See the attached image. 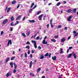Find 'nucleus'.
Returning <instances> with one entry per match:
<instances>
[{
  "instance_id": "obj_1",
  "label": "nucleus",
  "mask_w": 78,
  "mask_h": 78,
  "mask_svg": "<svg viewBox=\"0 0 78 78\" xmlns=\"http://www.w3.org/2000/svg\"><path fill=\"white\" fill-rule=\"evenodd\" d=\"M8 22V19H5L4 20L3 22V24H6Z\"/></svg>"
},
{
  "instance_id": "obj_2",
  "label": "nucleus",
  "mask_w": 78,
  "mask_h": 78,
  "mask_svg": "<svg viewBox=\"0 0 78 78\" xmlns=\"http://www.w3.org/2000/svg\"><path fill=\"white\" fill-rule=\"evenodd\" d=\"M73 33L74 34H75L74 35V37H75L76 36H78V33H76V32L75 31H73Z\"/></svg>"
},
{
  "instance_id": "obj_3",
  "label": "nucleus",
  "mask_w": 78,
  "mask_h": 78,
  "mask_svg": "<svg viewBox=\"0 0 78 78\" xmlns=\"http://www.w3.org/2000/svg\"><path fill=\"white\" fill-rule=\"evenodd\" d=\"M42 14L38 16V19L39 20H42Z\"/></svg>"
},
{
  "instance_id": "obj_4",
  "label": "nucleus",
  "mask_w": 78,
  "mask_h": 78,
  "mask_svg": "<svg viewBox=\"0 0 78 78\" xmlns=\"http://www.w3.org/2000/svg\"><path fill=\"white\" fill-rule=\"evenodd\" d=\"M47 43H48V42L45 41V40L44 39L43 41V44H47Z\"/></svg>"
},
{
  "instance_id": "obj_5",
  "label": "nucleus",
  "mask_w": 78,
  "mask_h": 78,
  "mask_svg": "<svg viewBox=\"0 0 78 78\" xmlns=\"http://www.w3.org/2000/svg\"><path fill=\"white\" fill-rule=\"evenodd\" d=\"M10 59V58H9V57H8L7 58V59H5V62L6 63H7L8 62V61H9V59Z\"/></svg>"
},
{
  "instance_id": "obj_6",
  "label": "nucleus",
  "mask_w": 78,
  "mask_h": 78,
  "mask_svg": "<svg viewBox=\"0 0 78 78\" xmlns=\"http://www.w3.org/2000/svg\"><path fill=\"white\" fill-rule=\"evenodd\" d=\"M52 59L54 61H56V56H55L54 57H52Z\"/></svg>"
},
{
  "instance_id": "obj_7",
  "label": "nucleus",
  "mask_w": 78,
  "mask_h": 78,
  "mask_svg": "<svg viewBox=\"0 0 78 78\" xmlns=\"http://www.w3.org/2000/svg\"><path fill=\"white\" fill-rule=\"evenodd\" d=\"M44 58V55H41L40 56V59H43Z\"/></svg>"
},
{
  "instance_id": "obj_8",
  "label": "nucleus",
  "mask_w": 78,
  "mask_h": 78,
  "mask_svg": "<svg viewBox=\"0 0 78 78\" xmlns=\"http://www.w3.org/2000/svg\"><path fill=\"white\" fill-rule=\"evenodd\" d=\"M73 55H74V58L76 59V54H75V52L73 51Z\"/></svg>"
},
{
  "instance_id": "obj_9",
  "label": "nucleus",
  "mask_w": 78,
  "mask_h": 78,
  "mask_svg": "<svg viewBox=\"0 0 78 78\" xmlns=\"http://www.w3.org/2000/svg\"><path fill=\"white\" fill-rule=\"evenodd\" d=\"M20 17H21V16H19L16 18V20H19V19H20Z\"/></svg>"
},
{
  "instance_id": "obj_10",
  "label": "nucleus",
  "mask_w": 78,
  "mask_h": 78,
  "mask_svg": "<svg viewBox=\"0 0 78 78\" xmlns=\"http://www.w3.org/2000/svg\"><path fill=\"white\" fill-rule=\"evenodd\" d=\"M29 22L30 23H34L35 22V20H29Z\"/></svg>"
},
{
  "instance_id": "obj_11",
  "label": "nucleus",
  "mask_w": 78,
  "mask_h": 78,
  "mask_svg": "<svg viewBox=\"0 0 78 78\" xmlns=\"http://www.w3.org/2000/svg\"><path fill=\"white\" fill-rule=\"evenodd\" d=\"M73 55V52H72V53L68 55V58H70L71 56H72V55Z\"/></svg>"
},
{
  "instance_id": "obj_12",
  "label": "nucleus",
  "mask_w": 78,
  "mask_h": 78,
  "mask_svg": "<svg viewBox=\"0 0 78 78\" xmlns=\"http://www.w3.org/2000/svg\"><path fill=\"white\" fill-rule=\"evenodd\" d=\"M33 65V62L32 61H31L30 62V67L31 68L32 66V65Z\"/></svg>"
},
{
  "instance_id": "obj_13",
  "label": "nucleus",
  "mask_w": 78,
  "mask_h": 78,
  "mask_svg": "<svg viewBox=\"0 0 78 78\" xmlns=\"http://www.w3.org/2000/svg\"><path fill=\"white\" fill-rule=\"evenodd\" d=\"M30 75L31 76H35V75H34V74H33L31 73H30Z\"/></svg>"
},
{
  "instance_id": "obj_14",
  "label": "nucleus",
  "mask_w": 78,
  "mask_h": 78,
  "mask_svg": "<svg viewBox=\"0 0 78 78\" xmlns=\"http://www.w3.org/2000/svg\"><path fill=\"white\" fill-rule=\"evenodd\" d=\"M11 75V73H7V75H6V76L7 77H8V76H10V75Z\"/></svg>"
},
{
  "instance_id": "obj_15",
  "label": "nucleus",
  "mask_w": 78,
  "mask_h": 78,
  "mask_svg": "<svg viewBox=\"0 0 78 78\" xmlns=\"http://www.w3.org/2000/svg\"><path fill=\"white\" fill-rule=\"evenodd\" d=\"M44 56H45V57L48 56H49V54H48V53L47 52L44 55Z\"/></svg>"
},
{
  "instance_id": "obj_16",
  "label": "nucleus",
  "mask_w": 78,
  "mask_h": 78,
  "mask_svg": "<svg viewBox=\"0 0 78 78\" xmlns=\"http://www.w3.org/2000/svg\"><path fill=\"white\" fill-rule=\"evenodd\" d=\"M65 38H63L62 39L61 41L62 42H65Z\"/></svg>"
},
{
  "instance_id": "obj_17",
  "label": "nucleus",
  "mask_w": 78,
  "mask_h": 78,
  "mask_svg": "<svg viewBox=\"0 0 78 78\" xmlns=\"http://www.w3.org/2000/svg\"><path fill=\"white\" fill-rule=\"evenodd\" d=\"M71 11H72V10L71 9H68L67 11V12L68 13H70V12H71Z\"/></svg>"
},
{
  "instance_id": "obj_18",
  "label": "nucleus",
  "mask_w": 78,
  "mask_h": 78,
  "mask_svg": "<svg viewBox=\"0 0 78 78\" xmlns=\"http://www.w3.org/2000/svg\"><path fill=\"white\" fill-rule=\"evenodd\" d=\"M16 3V1L15 0H13L12 1V4L14 5V4H15Z\"/></svg>"
},
{
  "instance_id": "obj_19",
  "label": "nucleus",
  "mask_w": 78,
  "mask_h": 78,
  "mask_svg": "<svg viewBox=\"0 0 78 78\" xmlns=\"http://www.w3.org/2000/svg\"><path fill=\"white\" fill-rule=\"evenodd\" d=\"M41 70V68H39L38 69H37V72H40V71Z\"/></svg>"
},
{
  "instance_id": "obj_20",
  "label": "nucleus",
  "mask_w": 78,
  "mask_h": 78,
  "mask_svg": "<svg viewBox=\"0 0 78 78\" xmlns=\"http://www.w3.org/2000/svg\"><path fill=\"white\" fill-rule=\"evenodd\" d=\"M31 42H32V43H33V44L34 43V44H36V41H34L33 40H32Z\"/></svg>"
},
{
  "instance_id": "obj_21",
  "label": "nucleus",
  "mask_w": 78,
  "mask_h": 78,
  "mask_svg": "<svg viewBox=\"0 0 78 78\" xmlns=\"http://www.w3.org/2000/svg\"><path fill=\"white\" fill-rule=\"evenodd\" d=\"M10 65L11 66V67L12 68L13 67V63H12V62H11L10 63Z\"/></svg>"
},
{
  "instance_id": "obj_22",
  "label": "nucleus",
  "mask_w": 78,
  "mask_h": 78,
  "mask_svg": "<svg viewBox=\"0 0 78 78\" xmlns=\"http://www.w3.org/2000/svg\"><path fill=\"white\" fill-rule=\"evenodd\" d=\"M14 66L15 67V69H16V68H17V65L16 64V63H15V62L14 63Z\"/></svg>"
},
{
  "instance_id": "obj_23",
  "label": "nucleus",
  "mask_w": 78,
  "mask_h": 78,
  "mask_svg": "<svg viewBox=\"0 0 78 78\" xmlns=\"http://www.w3.org/2000/svg\"><path fill=\"white\" fill-rule=\"evenodd\" d=\"M10 10H11V8H9L8 9V10L7 11V12H9V11H10Z\"/></svg>"
},
{
  "instance_id": "obj_24",
  "label": "nucleus",
  "mask_w": 78,
  "mask_h": 78,
  "mask_svg": "<svg viewBox=\"0 0 78 78\" xmlns=\"http://www.w3.org/2000/svg\"><path fill=\"white\" fill-rule=\"evenodd\" d=\"M14 17L13 16H12L11 17V21H13V20H14Z\"/></svg>"
},
{
  "instance_id": "obj_25",
  "label": "nucleus",
  "mask_w": 78,
  "mask_h": 78,
  "mask_svg": "<svg viewBox=\"0 0 78 78\" xmlns=\"http://www.w3.org/2000/svg\"><path fill=\"white\" fill-rule=\"evenodd\" d=\"M30 48V46L29 45H27L26 47V48H28V50H29Z\"/></svg>"
},
{
  "instance_id": "obj_26",
  "label": "nucleus",
  "mask_w": 78,
  "mask_h": 78,
  "mask_svg": "<svg viewBox=\"0 0 78 78\" xmlns=\"http://www.w3.org/2000/svg\"><path fill=\"white\" fill-rule=\"evenodd\" d=\"M51 41H52V42H56V40H55L54 39H51Z\"/></svg>"
},
{
  "instance_id": "obj_27",
  "label": "nucleus",
  "mask_w": 78,
  "mask_h": 78,
  "mask_svg": "<svg viewBox=\"0 0 78 78\" xmlns=\"http://www.w3.org/2000/svg\"><path fill=\"white\" fill-rule=\"evenodd\" d=\"M34 3H33L31 4V8H33V6H34Z\"/></svg>"
},
{
  "instance_id": "obj_28",
  "label": "nucleus",
  "mask_w": 78,
  "mask_h": 78,
  "mask_svg": "<svg viewBox=\"0 0 78 78\" xmlns=\"http://www.w3.org/2000/svg\"><path fill=\"white\" fill-rule=\"evenodd\" d=\"M60 54H61V53H62V48H60Z\"/></svg>"
},
{
  "instance_id": "obj_29",
  "label": "nucleus",
  "mask_w": 78,
  "mask_h": 78,
  "mask_svg": "<svg viewBox=\"0 0 78 78\" xmlns=\"http://www.w3.org/2000/svg\"><path fill=\"white\" fill-rule=\"evenodd\" d=\"M22 36H23L24 37H26V35H25V34L23 33H22Z\"/></svg>"
},
{
  "instance_id": "obj_30",
  "label": "nucleus",
  "mask_w": 78,
  "mask_h": 78,
  "mask_svg": "<svg viewBox=\"0 0 78 78\" xmlns=\"http://www.w3.org/2000/svg\"><path fill=\"white\" fill-rule=\"evenodd\" d=\"M15 58H16V57H15V56L12 57V58H11V61H12V60H14V59Z\"/></svg>"
},
{
  "instance_id": "obj_31",
  "label": "nucleus",
  "mask_w": 78,
  "mask_h": 78,
  "mask_svg": "<svg viewBox=\"0 0 78 78\" xmlns=\"http://www.w3.org/2000/svg\"><path fill=\"white\" fill-rule=\"evenodd\" d=\"M52 22H53V19H51L50 20V24H52Z\"/></svg>"
},
{
  "instance_id": "obj_32",
  "label": "nucleus",
  "mask_w": 78,
  "mask_h": 78,
  "mask_svg": "<svg viewBox=\"0 0 78 78\" xmlns=\"http://www.w3.org/2000/svg\"><path fill=\"white\" fill-rule=\"evenodd\" d=\"M73 11H74V12L75 13H76V9L75 8L74 9H73Z\"/></svg>"
},
{
  "instance_id": "obj_33",
  "label": "nucleus",
  "mask_w": 78,
  "mask_h": 78,
  "mask_svg": "<svg viewBox=\"0 0 78 78\" xmlns=\"http://www.w3.org/2000/svg\"><path fill=\"white\" fill-rule=\"evenodd\" d=\"M9 41L10 45H11V44H12V41L11 40H9Z\"/></svg>"
},
{
  "instance_id": "obj_34",
  "label": "nucleus",
  "mask_w": 78,
  "mask_h": 78,
  "mask_svg": "<svg viewBox=\"0 0 78 78\" xmlns=\"http://www.w3.org/2000/svg\"><path fill=\"white\" fill-rule=\"evenodd\" d=\"M61 27H62V25H60L58 26V27H57V29H59V28H61Z\"/></svg>"
},
{
  "instance_id": "obj_35",
  "label": "nucleus",
  "mask_w": 78,
  "mask_h": 78,
  "mask_svg": "<svg viewBox=\"0 0 78 78\" xmlns=\"http://www.w3.org/2000/svg\"><path fill=\"white\" fill-rule=\"evenodd\" d=\"M71 19H70L69 18H68L67 19V20L68 21H69V22H71Z\"/></svg>"
},
{
  "instance_id": "obj_36",
  "label": "nucleus",
  "mask_w": 78,
  "mask_h": 78,
  "mask_svg": "<svg viewBox=\"0 0 78 78\" xmlns=\"http://www.w3.org/2000/svg\"><path fill=\"white\" fill-rule=\"evenodd\" d=\"M34 47L35 48H37V45H36V43L34 44Z\"/></svg>"
},
{
  "instance_id": "obj_37",
  "label": "nucleus",
  "mask_w": 78,
  "mask_h": 78,
  "mask_svg": "<svg viewBox=\"0 0 78 78\" xmlns=\"http://www.w3.org/2000/svg\"><path fill=\"white\" fill-rule=\"evenodd\" d=\"M60 4H61V2H59L57 3V5L58 6H59V5H60Z\"/></svg>"
},
{
  "instance_id": "obj_38",
  "label": "nucleus",
  "mask_w": 78,
  "mask_h": 78,
  "mask_svg": "<svg viewBox=\"0 0 78 78\" xmlns=\"http://www.w3.org/2000/svg\"><path fill=\"white\" fill-rule=\"evenodd\" d=\"M41 13V11H40L37 13V15H39V14H40Z\"/></svg>"
},
{
  "instance_id": "obj_39",
  "label": "nucleus",
  "mask_w": 78,
  "mask_h": 78,
  "mask_svg": "<svg viewBox=\"0 0 78 78\" xmlns=\"http://www.w3.org/2000/svg\"><path fill=\"white\" fill-rule=\"evenodd\" d=\"M33 11V9H30V10H29V12H32Z\"/></svg>"
},
{
  "instance_id": "obj_40",
  "label": "nucleus",
  "mask_w": 78,
  "mask_h": 78,
  "mask_svg": "<svg viewBox=\"0 0 78 78\" xmlns=\"http://www.w3.org/2000/svg\"><path fill=\"white\" fill-rule=\"evenodd\" d=\"M25 18H26V17L25 16H24L23 18V21H24V20H25Z\"/></svg>"
},
{
  "instance_id": "obj_41",
  "label": "nucleus",
  "mask_w": 78,
  "mask_h": 78,
  "mask_svg": "<svg viewBox=\"0 0 78 78\" xmlns=\"http://www.w3.org/2000/svg\"><path fill=\"white\" fill-rule=\"evenodd\" d=\"M39 38H40L39 36L37 37L36 38V39L37 40H39Z\"/></svg>"
},
{
  "instance_id": "obj_42",
  "label": "nucleus",
  "mask_w": 78,
  "mask_h": 78,
  "mask_svg": "<svg viewBox=\"0 0 78 78\" xmlns=\"http://www.w3.org/2000/svg\"><path fill=\"white\" fill-rule=\"evenodd\" d=\"M13 23H14L13 22H12L11 23V24H10L11 26H13L14 24H13Z\"/></svg>"
},
{
  "instance_id": "obj_43",
  "label": "nucleus",
  "mask_w": 78,
  "mask_h": 78,
  "mask_svg": "<svg viewBox=\"0 0 78 78\" xmlns=\"http://www.w3.org/2000/svg\"><path fill=\"white\" fill-rule=\"evenodd\" d=\"M73 17V16H69V19H72V18Z\"/></svg>"
},
{
  "instance_id": "obj_44",
  "label": "nucleus",
  "mask_w": 78,
  "mask_h": 78,
  "mask_svg": "<svg viewBox=\"0 0 78 78\" xmlns=\"http://www.w3.org/2000/svg\"><path fill=\"white\" fill-rule=\"evenodd\" d=\"M16 72V69H14L13 71V73H15Z\"/></svg>"
},
{
  "instance_id": "obj_45",
  "label": "nucleus",
  "mask_w": 78,
  "mask_h": 78,
  "mask_svg": "<svg viewBox=\"0 0 78 78\" xmlns=\"http://www.w3.org/2000/svg\"><path fill=\"white\" fill-rule=\"evenodd\" d=\"M26 44H27V45H30V43L29 42H27L26 43Z\"/></svg>"
},
{
  "instance_id": "obj_46",
  "label": "nucleus",
  "mask_w": 78,
  "mask_h": 78,
  "mask_svg": "<svg viewBox=\"0 0 78 78\" xmlns=\"http://www.w3.org/2000/svg\"><path fill=\"white\" fill-rule=\"evenodd\" d=\"M25 57L26 58H27V53H25Z\"/></svg>"
},
{
  "instance_id": "obj_47",
  "label": "nucleus",
  "mask_w": 78,
  "mask_h": 78,
  "mask_svg": "<svg viewBox=\"0 0 78 78\" xmlns=\"http://www.w3.org/2000/svg\"><path fill=\"white\" fill-rule=\"evenodd\" d=\"M55 38H58V36H54Z\"/></svg>"
},
{
  "instance_id": "obj_48",
  "label": "nucleus",
  "mask_w": 78,
  "mask_h": 78,
  "mask_svg": "<svg viewBox=\"0 0 78 78\" xmlns=\"http://www.w3.org/2000/svg\"><path fill=\"white\" fill-rule=\"evenodd\" d=\"M51 53H49V58H51Z\"/></svg>"
},
{
  "instance_id": "obj_49",
  "label": "nucleus",
  "mask_w": 78,
  "mask_h": 78,
  "mask_svg": "<svg viewBox=\"0 0 78 78\" xmlns=\"http://www.w3.org/2000/svg\"><path fill=\"white\" fill-rule=\"evenodd\" d=\"M68 29H67V27H65V28H64V29L66 30H67Z\"/></svg>"
},
{
  "instance_id": "obj_50",
  "label": "nucleus",
  "mask_w": 78,
  "mask_h": 78,
  "mask_svg": "<svg viewBox=\"0 0 78 78\" xmlns=\"http://www.w3.org/2000/svg\"><path fill=\"white\" fill-rule=\"evenodd\" d=\"M69 52V49H68L67 51V53H68Z\"/></svg>"
},
{
  "instance_id": "obj_51",
  "label": "nucleus",
  "mask_w": 78,
  "mask_h": 78,
  "mask_svg": "<svg viewBox=\"0 0 78 78\" xmlns=\"http://www.w3.org/2000/svg\"><path fill=\"white\" fill-rule=\"evenodd\" d=\"M4 33H3V31H2L1 32V35H2Z\"/></svg>"
},
{
  "instance_id": "obj_52",
  "label": "nucleus",
  "mask_w": 78,
  "mask_h": 78,
  "mask_svg": "<svg viewBox=\"0 0 78 78\" xmlns=\"http://www.w3.org/2000/svg\"><path fill=\"white\" fill-rule=\"evenodd\" d=\"M27 53L28 55H29V54H30V50H28V52Z\"/></svg>"
},
{
  "instance_id": "obj_53",
  "label": "nucleus",
  "mask_w": 78,
  "mask_h": 78,
  "mask_svg": "<svg viewBox=\"0 0 78 78\" xmlns=\"http://www.w3.org/2000/svg\"><path fill=\"white\" fill-rule=\"evenodd\" d=\"M38 48H39V50H41V49L42 48H41V47L40 46H39Z\"/></svg>"
},
{
  "instance_id": "obj_54",
  "label": "nucleus",
  "mask_w": 78,
  "mask_h": 78,
  "mask_svg": "<svg viewBox=\"0 0 78 78\" xmlns=\"http://www.w3.org/2000/svg\"><path fill=\"white\" fill-rule=\"evenodd\" d=\"M20 6V4H18V5L17 7V8L18 9L19 8V6Z\"/></svg>"
},
{
  "instance_id": "obj_55",
  "label": "nucleus",
  "mask_w": 78,
  "mask_h": 78,
  "mask_svg": "<svg viewBox=\"0 0 78 78\" xmlns=\"http://www.w3.org/2000/svg\"><path fill=\"white\" fill-rule=\"evenodd\" d=\"M30 56L31 58H33V55H32V54H31L30 55Z\"/></svg>"
},
{
  "instance_id": "obj_56",
  "label": "nucleus",
  "mask_w": 78,
  "mask_h": 78,
  "mask_svg": "<svg viewBox=\"0 0 78 78\" xmlns=\"http://www.w3.org/2000/svg\"><path fill=\"white\" fill-rule=\"evenodd\" d=\"M63 3H64V4H66L67 3V2L66 1H64L63 2Z\"/></svg>"
},
{
  "instance_id": "obj_57",
  "label": "nucleus",
  "mask_w": 78,
  "mask_h": 78,
  "mask_svg": "<svg viewBox=\"0 0 78 78\" xmlns=\"http://www.w3.org/2000/svg\"><path fill=\"white\" fill-rule=\"evenodd\" d=\"M36 7H37V5H35L34 6V9H35V8H36Z\"/></svg>"
},
{
  "instance_id": "obj_58",
  "label": "nucleus",
  "mask_w": 78,
  "mask_h": 78,
  "mask_svg": "<svg viewBox=\"0 0 78 78\" xmlns=\"http://www.w3.org/2000/svg\"><path fill=\"white\" fill-rule=\"evenodd\" d=\"M51 28H53V26L52 24H51Z\"/></svg>"
},
{
  "instance_id": "obj_59",
  "label": "nucleus",
  "mask_w": 78,
  "mask_h": 78,
  "mask_svg": "<svg viewBox=\"0 0 78 78\" xmlns=\"http://www.w3.org/2000/svg\"><path fill=\"white\" fill-rule=\"evenodd\" d=\"M9 41H8V42L7 44V46H9Z\"/></svg>"
},
{
  "instance_id": "obj_60",
  "label": "nucleus",
  "mask_w": 78,
  "mask_h": 78,
  "mask_svg": "<svg viewBox=\"0 0 78 78\" xmlns=\"http://www.w3.org/2000/svg\"><path fill=\"white\" fill-rule=\"evenodd\" d=\"M49 27V24H48L47 25V28H48V27Z\"/></svg>"
},
{
  "instance_id": "obj_61",
  "label": "nucleus",
  "mask_w": 78,
  "mask_h": 78,
  "mask_svg": "<svg viewBox=\"0 0 78 78\" xmlns=\"http://www.w3.org/2000/svg\"><path fill=\"white\" fill-rule=\"evenodd\" d=\"M34 52H35V51H34H34L33 50L32 51V53H34Z\"/></svg>"
},
{
  "instance_id": "obj_62",
  "label": "nucleus",
  "mask_w": 78,
  "mask_h": 78,
  "mask_svg": "<svg viewBox=\"0 0 78 78\" xmlns=\"http://www.w3.org/2000/svg\"><path fill=\"white\" fill-rule=\"evenodd\" d=\"M72 48V47H69V50H71Z\"/></svg>"
},
{
  "instance_id": "obj_63",
  "label": "nucleus",
  "mask_w": 78,
  "mask_h": 78,
  "mask_svg": "<svg viewBox=\"0 0 78 78\" xmlns=\"http://www.w3.org/2000/svg\"><path fill=\"white\" fill-rule=\"evenodd\" d=\"M12 30H13L12 27H11L10 29V31H12Z\"/></svg>"
},
{
  "instance_id": "obj_64",
  "label": "nucleus",
  "mask_w": 78,
  "mask_h": 78,
  "mask_svg": "<svg viewBox=\"0 0 78 78\" xmlns=\"http://www.w3.org/2000/svg\"><path fill=\"white\" fill-rule=\"evenodd\" d=\"M42 78H45V76H43Z\"/></svg>"
}]
</instances>
